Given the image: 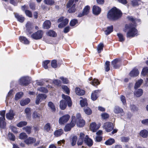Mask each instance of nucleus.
Returning <instances> with one entry per match:
<instances>
[{"instance_id":"obj_1","label":"nucleus","mask_w":148,"mask_h":148,"mask_svg":"<svg viewBox=\"0 0 148 148\" xmlns=\"http://www.w3.org/2000/svg\"><path fill=\"white\" fill-rule=\"evenodd\" d=\"M121 15V11L114 7L112 8L109 12L107 14V17L110 20H114L118 19Z\"/></svg>"},{"instance_id":"obj_2","label":"nucleus","mask_w":148,"mask_h":148,"mask_svg":"<svg viewBox=\"0 0 148 148\" xmlns=\"http://www.w3.org/2000/svg\"><path fill=\"white\" fill-rule=\"evenodd\" d=\"M125 29L124 30L125 32H126V29H129L127 34V37H133L137 34V30L135 28L134 25H126L125 26Z\"/></svg>"},{"instance_id":"obj_3","label":"nucleus","mask_w":148,"mask_h":148,"mask_svg":"<svg viewBox=\"0 0 148 148\" xmlns=\"http://www.w3.org/2000/svg\"><path fill=\"white\" fill-rule=\"evenodd\" d=\"M75 123H77V124L78 127H83L85 124L84 121L83 119L81 117L80 114H77L76 118L75 117Z\"/></svg>"},{"instance_id":"obj_4","label":"nucleus","mask_w":148,"mask_h":148,"mask_svg":"<svg viewBox=\"0 0 148 148\" xmlns=\"http://www.w3.org/2000/svg\"><path fill=\"white\" fill-rule=\"evenodd\" d=\"M75 124V116H72V120L71 122L69 124H67L64 128V130L65 132L69 131L71 128L73 127Z\"/></svg>"},{"instance_id":"obj_5","label":"nucleus","mask_w":148,"mask_h":148,"mask_svg":"<svg viewBox=\"0 0 148 148\" xmlns=\"http://www.w3.org/2000/svg\"><path fill=\"white\" fill-rule=\"evenodd\" d=\"M64 17H60L58 20V22L59 23L62 22L58 25V27L60 28H62L65 26L68 23L69 21L67 18L64 19Z\"/></svg>"},{"instance_id":"obj_6","label":"nucleus","mask_w":148,"mask_h":148,"mask_svg":"<svg viewBox=\"0 0 148 148\" xmlns=\"http://www.w3.org/2000/svg\"><path fill=\"white\" fill-rule=\"evenodd\" d=\"M43 33L42 31L38 30L36 32L32 34L31 37L35 40H39L42 37Z\"/></svg>"},{"instance_id":"obj_7","label":"nucleus","mask_w":148,"mask_h":148,"mask_svg":"<svg viewBox=\"0 0 148 148\" xmlns=\"http://www.w3.org/2000/svg\"><path fill=\"white\" fill-rule=\"evenodd\" d=\"M25 32L28 35H30L32 33V29L33 26L32 24L30 22H28L26 23L25 25Z\"/></svg>"},{"instance_id":"obj_8","label":"nucleus","mask_w":148,"mask_h":148,"mask_svg":"<svg viewBox=\"0 0 148 148\" xmlns=\"http://www.w3.org/2000/svg\"><path fill=\"white\" fill-rule=\"evenodd\" d=\"M30 81V78L29 77H23L20 79L19 83L21 85L26 86L29 84Z\"/></svg>"},{"instance_id":"obj_9","label":"nucleus","mask_w":148,"mask_h":148,"mask_svg":"<svg viewBox=\"0 0 148 148\" xmlns=\"http://www.w3.org/2000/svg\"><path fill=\"white\" fill-rule=\"evenodd\" d=\"M70 116L68 114H65L60 117L59 120V122L60 124H63L66 123L69 119Z\"/></svg>"},{"instance_id":"obj_10","label":"nucleus","mask_w":148,"mask_h":148,"mask_svg":"<svg viewBox=\"0 0 148 148\" xmlns=\"http://www.w3.org/2000/svg\"><path fill=\"white\" fill-rule=\"evenodd\" d=\"M103 127L106 130V131L109 132L113 129L114 126L112 123L107 122L104 124Z\"/></svg>"},{"instance_id":"obj_11","label":"nucleus","mask_w":148,"mask_h":148,"mask_svg":"<svg viewBox=\"0 0 148 148\" xmlns=\"http://www.w3.org/2000/svg\"><path fill=\"white\" fill-rule=\"evenodd\" d=\"M112 64L114 69L119 68L121 65L120 60L117 58L115 59L112 62Z\"/></svg>"},{"instance_id":"obj_12","label":"nucleus","mask_w":148,"mask_h":148,"mask_svg":"<svg viewBox=\"0 0 148 148\" xmlns=\"http://www.w3.org/2000/svg\"><path fill=\"white\" fill-rule=\"evenodd\" d=\"M84 141L85 143L88 146H91L93 144L92 140L89 138L87 135H86L84 138Z\"/></svg>"},{"instance_id":"obj_13","label":"nucleus","mask_w":148,"mask_h":148,"mask_svg":"<svg viewBox=\"0 0 148 148\" xmlns=\"http://www.w3.org/2000/svg\"><path fill=\"white\" fill-rule=\"evenodd\" d=\"M92 10L94 14L98 15L100 13L101 9L98 6L94 5L92 7Z\"/></svg>"},{"instance_id":"obj_14","label":"nucleus","mask_w":148,"mask_h":148,"mask_svg":"<svg viewBox=\"0 0 148 148\" xmlns=\"http://www.w3.org/2000/svg\"><path fill=\"white\" fill-rule=\"evenodd\" d=\"M62 97L63 99H64L67 103L69 106L71 107L72 105V102L71 99L70 97L64 94L62 95Z\"/></svg>"},{"instance_id":"obj_15","label":"nucleus","mask_w":148,"mask_h":148,"mask_svg":"<svg viewBox=\"0 0 148 148\" xmlns=\"http://www.w3.org/2000/svg\"><path fill=\"white\" fill-rule=\"evenodd\" d=\"M15 115L12 110H9V112L6 113V116L7 119L9 120L12 119Z\"/></svg>"},{"instance_id":"obj_16","label":"nucleus","mask_w":148,"mask_h":148,"mask_svg":"<svg viewBox=\"0 0 148 148\" xmlns=\"http://www.w3.org/2000/svg\"><path fill=\"white\" fill-rule=\"evenodd\" d=\"M99 90H95L92 93L91 95V98L93 101L96 100L98 96Z\"/></svg>"},{"instance_id":"obj_17","label":"nucleus","mask_w":148,"mask_h":148,"mask_svg":"<svg viewBox=\"0 0 148 148\" xmlns=\"http://www.w3.org/2000/svg\"><path fill=\"white\" fill-rule=\"evenodd\" d=\"M36 139L33 137H29L24 141L25 142L27 145L32 144L36 141Z\"/></svg>"},{"instance_id":"obj_18","label":"nucleus","mask_w":148,"mask_h":148,"mask_svg":"<svg viewBox=\"0 0 148 148\" xmlns=\"http://www.w3.org/2000/svg\"><path fill=\"white\" fill-rule=\"evenodd\" d=\"M47 97V96L44 94H40L38 95L36 97V103L37 104H38L39 103L40 100L41 99H45Z\"/></svg>"},{"instance_id":"obj_19","label":"nucleus","mask_w":148,"mask_h":148,"mask_svg":"<svg viewBox=\"0 0 148 148\" xmlns=\"http://www.w3.org/2000/svg\"><path fill=\"white\" fill-rule=\"evenodd\" d=\"M76 5L75 4H74L73 3V5H71L70 7H67L66 6L67 8H69L68 11V12L69 13H72L75 12L77 10Z\"/></svg>"},{"instance_id":"obj_20","label":"nucleus","mask_w":148,"mask_h":148,"mask_svg":"<svg viewBox=\"0 0 148 148\" xmlns=\"http://www.w3.org/2000/svg\"><path fill=\"white\" fill-rule=\"evenodd\" d=\"M139 74L138 69L136 68L133 69L130 73V75L131 77H135L138 76Z\"/></svg>"},{"instance_id":"obj_21","label":"nucleus","mask_w":148,"mask_h":148,"mask_svg":"<svg viewBox=\"0 0 148 148\" xmlns=\"http://www.w3.org/2000/svg\"><path fill=\"white\" fill-rule=\"evenodd\" d=\"M15 16L17 20L21 23H23L25 20V18L24 17L17 13L15 14Z\"/></svg>"},{"instance_id":"obj_22","label":"nucleus","mask_w":148,"mask_h":148,"mask_svg":"<svg viewBox=\"0 0 148 148\" xmlns=\"http://www.w3.org/2000/svg\"><path fill=\"white\" fill-rule=\"evenodd\" d=\"M64 133L63 130L61 129L56 130L54 133V136L58 137L61 136Z\"/></svg>"},{"instance_id":"obj_23","label":"nucleus","mask_w":148,"mask_h":148,"mask_svg":"<svg viewBox=\"0 0 148 148\" xmlns=\"http://www.w3.org/2000/svg\"><path fill=\"white\" fill-rule=\"evenodd\" d=\"M76 93L78 95H82L85 93V91L84 90L81 89L79 88H76L75 89Z\"/></svg>"},{"instance_id":"obj_24","label":"nucleus","mask_w":148,"mask_h":148,"mask_svg":"<svg viewBox=\"0 0 148 148\" xmlns=\"http://www.w3.org/2000/svg\"><path fill=\"white\" fill-rule=\"evenodd\" d=\"M19 39L20 41L25 44H28L29 43V41L24 36H20Z\"/></svg>"},{"instance_id":"obj_25","label":"nucleus","mask_w":148,"mask_h":148,"mask_svg":"<svg viewBox=\"0 0 148 148\" xmlns=\"http://www.w3.org/2000/svg\"><path fill=\"white\" fill-rule=\"evenodd\" d=\"M143 90L142 89H139L136 90L134 93V95L137 97H139L143 94Z\"/></svg>"},{"instance_id":"obj_26","label":"nucleus","mask_w":148,"mask_h":148,"mask_svg":"<svg viewBox=\"0 0 148 148\" xmlns=\"http://www.w3.org/2000/svg\"><path fill=\"white\" fill-rule=\"evenodd\" d=\"M51 25V23L49 20L46 21L43 23V27L45 29H48L50 28Z\"/></svg>"},{"instance_id":"obj_27","label":"nucleus","mask_w":148,"mask_h":148,"mask_svg":"<svg viewBox=\"0 0 148 148\" xmlns=\"http://www.w3.org/2000/svg\"><path fill=\"white\" fill-rule=\"evenodd\" d=\"M47 35L53 37H56L57 34L55 31L52 30H49L46 33Z\"/></svg>"},{"instance_id":"obj_28","label":"nucleus","mask_w":148,"mask_h":148,"mask_svg":"<svg viewBox=\"0 0 148 148\" xmlns=\"http://www.w3.org/2000/svg\"><path fill=\"white\" fill-rule=\"evenodd\" d=\"M66 103L65 101L62 100L60 101V109L62 110H64L66 108Z\"/></svg>"},{"instance_id":"obj_29","label":"nucleus","mask_w":148,"mask_h":148,"mask_svg":"<svg viewBox=\"0 0 148 148\" xmlns=\"http://www.w3.org/2000/svg\"><path fill=\"white\" fill-rule=\"evenodd\" d=\"M90 128L93 132H95L98 129L97 127L96 124L95 123H92L90 125Z\"/></svg>"},{"instance_id":"obj_30","label":"nucleus","mask_w":148,"mask_h":148,"mask_svg":"<svg viewBox=\"0 0 148 148\" xmlns=\"http://www.w3.org/2000/svg\"><path fill=\"white\" fill-rule=\"evenodd\" d=\"M30 101L29 98H27L24 100H22L20 102L21 105V106H24L28 104Z\"/></svg>"},{"instance_id":"obj_31","label":"nucleus","mask_w":148,"mask_h":148,"mask_svg":"<svg viewBox=\"0 0 148 148\" xmlns=\"http://www.w3.org/2000/svg\"><path fill=\"white\" fill-rule=\"evenodd\" d=\"M48 106L51 109L53 112H55L56 110V109L54 104L51 101L49 102L48 103Z\"/></svg>"},{"instance_id":"obj_32","label":"nucleus","mask_w":148,"mask_h":148,"mask_svg":"<svg viewBox=\"0 0 148 148\" xmlns=\"http://www.w3.org/2000/svg\"><path fill=\"white\" fill-rule=\"evenodd\" d=\"M114 112L116 114H119L123 112V109L118 106H115L114 110Z\"/></svg>"},{"instance_id":"obj_33","label":"nucleus","mask_w":148,"mask_h":148,"mask_svg":"<svg viewBox=\"0 0 148 148\" xmlns=\"http://www.w3.org/2000/svg\"><path fill=\"white\" fill-rule=\"evenodd\" d=\"M140 134L143 138H146L148 135V132L145 130H142L140 131Z\"/></svg>"},{"instance_id":"obj_34","label":"nucleus","mask_w":148,"mask_h":148,"mask_svg":"<svg viewBox=\"0 0 148 148\" xmlns=\"http://www.w3.org/2000/svg\"><path fill=\"white\" fill-rule=\"evenodd\" d=\"M5 119L0 118V127L2 129L5 128L6 124L5 121Z\"/></svg>"},{"instance_id":"obj_35","label":"nucleus","mask_w":148,"mask_h":148,"mask_svg":"<svg viewBox=\"0 0 148 148\" xmlns=\"http://www.w3.org/2000/svg\"><path fill=\"white\" fill-rule=\"evenodd\" d=\"M113 31V27L112 26H109L107 28V29L105 31V34L108 35L112 32Z\"/></svg>"},{"instance_id":"obj_36","label":"nucleus","mask_w":148,"mask_h":148,"mask_svg":"<svg viewBox=\"0 0 148 148\" xmlns=\"http://www.w3.org/2000/svg\"><path fill=\"white\" fill-rule=\"evenodd\" d=\"M115 142V140L113 138H110L106 140L105 144L106 145H111Z\"/></svg>"},{"instance_id":"obj_37","label":"nucleus","mask_w":148,"mask_h":148,"mask_svg":"<svg viewBox=\"0 0 148 148\" xmlns=\"http://www.w3.org/2000/svg\"><path fill=\"white\" fill-rule=\"evenodd\" d=\"M143 82V80L142 79H140L137 82L135 85V89H137V88L139 87L142 83Z\"/></svg>"},{"instance_id":"obj_38","label":"nucleus","mask_w":148,"mask_h":148,"mask_svg":"<svg viewBox=\"0 0 148 148\" xmlns=\"http://www.w3.org/2000/svg\"><path fill=\"white\" fill-rule=\"evenodd\" d=\"M90 9V6L88 5H87L84 8L83 12L85 15H87L89 12Z\"/></svg>"},{"instance_id":"obj_39","label":"nucleus","mask_w":148,"mask_h":148,"mask_svg":"<svg viewBox=\"0 0 148 148\" xmlns=\"http://www.w3.org/2000/svg\"><path fill=\"white\" fill-rule=\"evenodd\" d=\"M51 128L50 124L49 123H47L46 124L44 127V129L47 132H49Z\"/></svg>"},{"instance_id":"obj_40","label":"nucleus","mask_w":148,"mask_h":148,"mask_svg":"<svg viewBox=\"0 0 148 148\" xmlns=\"http://www.w3.org/2000/svg\"><path fill=\"white\" fill-rule=\"evenodd\" d=\"M128 20L130 21H131L134 24H131V25H134L135 26L134 24L135 22L136 21V18H134L132 16H129L127 17Z\"/></svg>"},{"instance_id":"obj_41","label":"nucleus","mask_w":148,"mask_h":148,"mask_svg":"<svg viewBox=\"0 0 148 148\" xmlns=\"http://www.w3.org/2000/svg\"><path fill=\"white\" fill-rule=\"evenodd\" d=\"M110 62L108 61H106L105 63V71L106 72H108L110 70Z\"/></svg>"},{"instance_id":"obj_42","label":"nucleus","mask_w":148,"mask_h":148,"mask_svg":"<svg viewBox=\"0 0 148 148\" xmlns=\"http://www.w3.org/2000/svg\"><path fill=\"white\" fill-rule=\"evenodd\" d=\"M103 45L102 43L99 44L97 46V49L99 53H100L103 50Z\"/></svg>"},{"instance_id":"obj_43","label":"nucleus","mask_w":148,"mask_h":148,"mask_svg":"<svg viewBox=\"0 0 148 148\" xmlns=\"http://www.w3.org/2000/svg\"><path fill=\"white\" fill-rule=\"evenodd\" d=\"M80 104L82 107L87 106L88 104L86 99H83L80 101Z\"/></svg>"},{"instance_id":"obj_44","label":"nucleus","mask_w":148,"mask_h":148,"mask_svg":"<svg viewBox=\"0 0 148 148\" xmlns=\"http://www.w3.org/2000/svg\"><path fill=\"white\" fill-rule=\"evenodd\" d=\"M8 138L11 140L14 141L15 140V137L13 134L10 133L8 134Z\"/></svg>"},{"instance_id":"obj_45","label":"nucleus","mask_w":148,"mask_h":148,"mask_svg":"<svg viewBox=\"0 0 148 148\" xmlns=\"http://www.w3.org/2000/svg\"><path fill=\"white\" fill-rule=\"evenodd\" d=\"M23 95V92H20L17 93L15 95V99L16 100H17L21 98Z\"/></svg>"},{"instance_id":"obj_46","label":"nucleus","mask_w":148,"mask_h":148,"mask_svg":"<svg viewBox=\"0 0 148 148\" xmlns=\"http://www.w3.org/2000/svg\"><path fill=\"white\" fill-rule=\"evenodd\" d=\"M85 113L88 115L91 114L92 113V111L91 109L88 108H84V109Z\"/></svg>"},{"instance_id":"obj_47","label":"nucleus","mask_w":148,"mask_h":148,"mask_svg":"<svg viewBox=\"0 0 148 148\" xmlns=\"http://www.w3.org/2000/svg\"><path fill=\"white\" fill-rule=\"evenodd\" d=\"M79 0H69L67 4V7H69L72 5L74 3V2H77Z\"/></svg>"},{"instance_id":"obj_48","label":"nucleus","mask_w":148,"mask_h":148,"mask_svg":"<svg viewBox=\"0 0 148 148\" xmlns=\"http://www.w3.org/2000/svg\"><path fill=\"white\" fill-rule=\"evenodd\" d=\"M27 136L25 133H22L19 135V138L21 139H25L27 138Z\"/></svg>"},{"instance_id":"obj_49","label":"nucleus","mask_w":148,"mask_h":148,"mask_svg":"<svg viewBox=\"0 0 148 148\" xmlns=\"http://www.w3.org/2000/svg\"><path fill=\"white\" fill-rule=\"evenodd\" d=\"M27 123V122L26 121H21L17 124V126L18 127H21L26 125Z\"/></svg>"},{"instance_id":"obj_50","label":"nucleus","mask_w":148,"mask_h":148,"mask_svg":"<svg viewBox=\"0 0 148 148\" xmlns=\"http://www.w3.org/2000/svg\"><path fill=\"white\" fill-rule=\"evenodd\" d=\"M148 73V68L147 67L144 68L142 71L141 74L143 76L145 75Z\"/></svg>"},{"instance_id":"obj_51","label":"nucleus","mask_w":148,"mask_h":148,"mask_svg":"<svg viewBox=\"0 0 148 148\" xmlns=\"http://www.w3.org/2000/svg\"><path fill=\"white\" fill-rule=\"evenodd\" d=\"M31 110L29 108H27L25 110V112L26 114L27 117H29L30 116Z\"/></svg>"},{"instance_id":"obj_52","label":"nucleus","mask_w":148,"mask_h":148,"mask_svg":"<svg viewBox=\"0 0 148 148\" xmlns=\"http://www.w3.org/2000/svg\"><path fill=\"white\" fill-rule=\"evenodd\" d=\"M40 115L36 111L34 112L32 114V117L33 119L40 118Z\"/></svg>"},{"instance_id":"obj_53","label":"nucleus","mask_w":148,"mask_h":148,"mask_svg":"<svg viewBox=\"0 0 148 148\" xmlns=\"http://www.w3.org/2000/svg\"><path fill=\"white\" fill-rule=\"evenodd\" d=\"M38 90L41 92L44 93H47L48 92V90L47 89L43 87H40L38 88Z\"/></svg>"},{"instance_id":"obj_54","label":"nucleus","mask_w":148,"mask_h":148,"mask_svg":"<svg viewBox=\"0 0 148 148\" xmlns=\"http://www.w3.org/2000/svg\"><path fill=\"white\" fill-rule=\"evenodd\" d=\"M90 83L94 86L97 85L99 84L98 80L96 79H94Z\"/></svg>"},{"instance_id":"obj_55","label":"nucleus","mask_w":148,"mask_h":148,"mask_svg":"<svg viewBox=\"0 0 148 148\" xmlns=\"http://www.w3.org/2000/svg\"><path fill=\"white\" fill-rule=\"evenodd\" d=\"M50 62L49 60H47L43 62L42 66L45 69H47L48 68L47 65Z\"/></svg>"},{"instance_id":"obj_56","label":"nucleus","mask_w":148,"mask_h":148,"mask_svg":"<svg viewBox=\"0 0 148 148\" xmlns=\"http://www.w3.org/2000/svg\"><path fill=\"white\" fill-rule=\"evenodd\" d=\"M62 88L66 94H69L70 91L69 89L65 85L62 86Z\"/></svg>"},{"instance_id":"obj_57","label":"nucleus","mask_w":148,"mask_h":148,"mask_svg":"<svg viewBox=\"0 0 148 148\" xmlns=\"http://www.w3.org/2000/svg\"><path fill=\"white\" fill-rule=\"evenodd\" d=\"M77 140V138L76 136L73 137L72 139L71 145L72 146H74L76 144V142Z\"/></svg>"},{"instance_id":"obj_58","label":"nucleus","mask_w":148,"mask_h":148,"mask_svg":"<svg viewBox=\"0 0 148 148\" xmlns=\"http://www.w3.org/2000/svg\"><path fill=\"white\" fill-rule=\"evenodd\" d=\"M78 23L77 20L76 19H73L70 22V26H73Z\"/></svg>"},{"instance_id":"obj_59","label":"nucleus","mask_w":148,"mask_h":148,"mask_svg":"<svg viewBox=\"0 0 148 148\" xmlns=\"http://www.w3.org/2000/svg\"><path fill=\"white\" fill-rule=\"evenodd\" d=\"M51 66L53 68H56L57 66V61L56 60H52L51 63Z\"/></svg>"},{"instance_id":"obj_60","label":"nucleus","mask_w":148,"mask_h":148,"mask_svg":"<svg viewBox=\"0 0 148 148\" xmlns=\"http://www.w3.org/2000/svg\"><path fill=\"white\" fill-rule=\"evenodd\" d=\"M44 3L47 5H52L54 4V1L53 0H45Z\"/></svg>"},{"instance_id":"obj_61","label":"nucleus","mask_w":148,"mask_h":148,"mask_svg":"<svg viewBox=\"0 0 148 148\" xmlns=\"http://www.w3.org/2000/svg\"><path fill=\"white\" fill-rule=\"evenodd\" d=\"M117 36L119 38V41L123 42L124 41L125 38L122 34H118Z\"/></svg>"},{"instance_id":"obj_62","label":"nucleus","mask_w":148,"mask_h":148,"mask_svg":"<svg viewBox=\"0 0 148 148\" xmlns=\"http://www.w3.org/2000/svg\"><path fill=\"white\" fill-rule=\"evenodd\" d=\"M140 1V0H133L132 1V5L133 6L138 5V2Z\"/></svg>"},{"instance_id":"obj_63","label":"nucleus","mask_w":148,"mask_h":148,"mask_svg":"<svg viewBox=\"0 0 148 148\" xmlns=\"http://www.w3.org/2000/svg\"><path fill=\"white\" fill-rule=\"evenodd\" d=\"M5 110H3L1 111L0 112V115L1 117H0V118H1V119H5Z\"/></svg>"},{"instance_id":"obj_64","label":"nucleus","mask_w":148,"mask_h":148,"mask_svg":"<svg viewBox=\"0 0 148 148\" xmlns=\"http://www.w3.org/2000/svg\"><path fill=\"white\" fill-rule=\"evenodd\" d=\"M102 140V136H97L95 138V141L97 142H100Z\"/></svg>"}]
</instances>
